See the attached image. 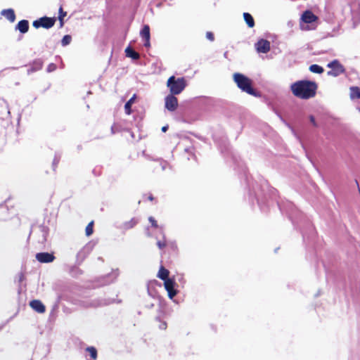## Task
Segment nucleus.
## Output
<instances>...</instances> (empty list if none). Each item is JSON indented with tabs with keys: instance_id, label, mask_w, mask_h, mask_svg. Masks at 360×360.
I'll use <instances>...</instances> for the list:
<instances>
[{
	"instance_id": "nucleus-32",
	"label": "nucleus",
	"mask_w": 360,
	"mask_h": 360,
	"mask_svg": "<svg viewBox=\"0 0 360 360\" xmlns=\"http://www.w3.org/2000/svg\"><path fill=\"white\" fill-rule=\"evenodd\" d=\"M160 231L162 232H163L162 227H160ZM162 237H163V240H158L157 241V245L159 248V249H160V250H162L164 248H165L166 245H167L166 238H165V236L164 233H162Z\"/></svg>"
},
{
	"instance_id": "nucleus-52",
	"label": "nucleus",
	"mask_w": 360,
	"mask_h": 360,
	"mask_svg": "<svg viewBox=\"0 0 360 360\" xmlns=\"http://www.w3.org/2000/svg\"><path fill=\"white\" fill-rule=\"evenodd\" d=\"M127 131H129V132L130 133V135H131V136L132 138H134V133H133L132 131H131L129 129H127Z\"/></svg>"
},
{
	"instance_id": "nucleus-27",
	"label": "nucleus",
	"mask_w": 360,
	"mask_h": 360,
	"mask_svg": "<svg viewBox=\"0 0 360 360\" xmlns=\"http://www.w3.org/2000/svg\"><path fill=\"white\" fill-rule=\"evenodd\" d=\"M136 98V94H134L124 105V110L127 115H130L131 112V105L133 104Z\"/></svg>"
},
{
	"instance_id": "nucleus-33",
	"label": "nucleus",
	"mask_w": 360,
	"mask_h": 360,
	"mask_svg": "<svg viewBox=\"0 0 360 360\" xmlns=\"http://www.w3.org/2000/svg\"><path fill=\"white\" fill-rule=\"evenodd\" d=\"M122 130H124V129L122 127V126L120 124H117V123H115L111 127V133L112 134H115L116 133L120 132Z\"/></svg>"
},
{
	"instance_id": "nucleus-21",
	"label": "nucleus",
	"mask_w": 360,
	"mask_h": 360,
	"mask_svg": "<svg viewBox=\"0 0 360 360\" xmlns=\"http://www.w3.org/2000/svg\"><path fill=\"white\" fill-rule=\"evenodd\" d=\"M125 53L127 57L131 58L133 60H138L140 58V54L134 51L130 46L126 48Z\"/></svg>"
},
{
	"instance_id": "nucleus-49",
	"label": "nucleus",
	"mask_w": 360,
	"mask_h": 360,
	"mask_svg": "<svg viewBox=\"0 0 360 360\" xmlns=\"http://www.w3.org/2000/svg\"><path fill=\"white\" fill-rule=\"evenodd\" d=\"M169 126L167 124L165 126H163L161 129L162 132H166L168 130Z\"/></svg>"
},
{
	"instance_id": "nucleus-15",
	"label": "nucleus",
	"mask_w": 360,
	"mask_h": 360,
	"mask_svg": "<svg viewBox=\"0 0 360 360\" xmlns=\"http://www.w3.org/2000/svg\"><path fill=\"white\" fill-rule=\"evenodd\" d=\"M43 60L40 58L33 60V62L29 65L30 68L27 69V75L40 70L43 67Z\"/></svg>"
},
{
	"instance_id": "nucleus-50",
	"label": "nucleus",
	"mask_w": 360,
	"mask_h": 360,
	"mask_svg": "<svg viewBox=\"0 0 360 360\" xmlns=\"http://www.w3.org/2000/svg\"><path fill=\"white\" fill-rule=\"evenodd\" d=\"M154 306H155V304L153 303H150V304H146V307L148 309H152L154 307Z\"/></svg>"
},
{
	"instance_id": "nucleus-22",
	"label": "nucleus",
	"mask_w": 360,
	"mask_h": 360,
	"mask_svg": "<svg viewBox=\"0 0 360 360\" xmlns=\"http://www.w3.org/2000/svg\"><path fill=\"white\" fill-rule=\"evenodd\" d=\"M138 222L139 220L136 218H131L129 221L124 222L121 226V229L124 230L132 229L138 224Z\"/></svg>"
},
{
	"instance_id": "nucleus-16",
	"label": "nucleus",
	"mask_w": 360,
	"mask_h": 360,
	"mask_svg": "<svg viewBox=\"0 0 360 360\" xmlns=\"http://www.w3.org/2000/svg\"><path fill=\"white\" fill-rule=\"evenodd\" d=\"M30 307L37 312L42 314L46 311L44 304L39 300H34L30 302Z\"/></svg>"
},
{
	"instance_id": "nucleus-44",
	"label": "nucleus",
	"mask_w": 360,
	"mask_h": 360,
	"mask_svg": "<svg viewBox=\"0 0 360 360\" xmlns=\"http://www.w3.org/2000/svg\"><path fill=\"white\" fill-rule=\"evenodd\" d=\"M184 151L188 154H191L193 157H195L194 155V148L193 146L186 148Z\"/></svg>"
},
{
	"instance_id": "nucleus-48",
	"label": "nucleus",
	"mask_w": 360,
	"mask_h": 360,
	"mask_svg": "<svg viewBox=\"0 0 360 360\" xmlns=\"http://www.w3.org/2000/svg\"><path fill=\"white\" fill-rule=\"evenodd\" d=\"M302 234L303 237V240L305 241L309 236L307 235V233L304 231H302Z\"/></svg>"
},
{
	"instance_id": "nucleus-40",
	"label": "nucleus",
	"mask_w": 360,
	"mask_h": 360,
	"mask_svg": "<svg viewBox=\"0 0 360 360\" xmlns=\"http://www.w3.org/2000/svg\"><path fill=\"white\" fill-rule=\"evenodd\" d=\"M67 15V13L65 11H63V7L60 6L59 8V11H58V19H63L64 17H65Z\"/></svg>"
},
{
	"instance_id": "nucleus-31",
	"label": "nucleus",
	"mask_w": 360,
	"mask_h": 360,
	"mask_svg": "<svg viewBox=\"0 0 360 360\" xmlns=\"http://www.w3.org/2000/svg\"><path fill=\"white\" fill-rule=\"evenodd\" d=\"M60 158H61V153L56 152L54 158H53V162H52V167H53V170H56V168L57 167V166L60 160Z\"/></svg>"
},
{
	"instance_id": "nucleus-23",
	"label": "nucleus",
	"mask_w": 360,
	"mask_h": 360,
	"mask_svg": "<svg viewBox=\"0 0 360 360\" xmlns=\"http://www.w3.org/2000/svg\"><path fill=\"white\" fill-rule=\"evenodd\" d=\"M169 272L167 269L164 268L163 266H161L159 269L158 276L159 278L165 281V280L169 278Z\"/></svg>"
},
{
	"instance_id": "nucleus-25",
	"label": "nucleus",
	"mask_w": 360,
	"mask_h": 360,
	"mask_svg": "<svg viewBox=\"0 0 360 360\" xmlns=\"http://www.w3.org/2000/svg\"><path fill=\"white\" fill-rule=\"evenodd\" d=\"M243 18L248 26L250 28L255 26V20L249 13H243Z\"/></svg>"
},
{
	"instance_id": "nucleus-12",
	"label": "nucleus",
	"mask_w": 360,
	"mask_h": 360,
	"mask_svg": "<svg viewBox=\"0 0 360 360\" xmlns=\"http://www.w3.org/2000/svg\"><path fill=\"white\" fill-rule=\"evenodd\" d=\"M119 276V270H112L110 274L102 276L99 281L102 285H108L114 282Z\"/></svg>"
},
{
	"instance_id": "nucleus-1",
	"label": "nucleus",
	"mask_w": 360,
	"mask_h": 360,
	"mask_svg": "<svg viewBox=\"0 0 360 360\" xmlns=\"http://www.w3.org/2000/svg\"><path fill=\"white\" fill-rule=\"evenodd\" d=\"M242 170L243 172L245 180L249 187L250 197H254L256 199L257 202L262 212H266V197L264 192L268 191L271 195H274L276 193V190L274 188L270 187L268 182L266 180H261L259 187L257 185V184H256L255 185L253 183L250 184L245 169L243 168Z\"/></svg>"
},
{
	"instance_id": "nucleus-9",
	"label": "nucleus",
	"mask_w": 360,
	"mask_h": 360,
	"mask_svg": "<svg viewBox=\"0 0 360 360\" xmlns=\"http://www.w3.org/2000/svg\"><path fill=\"white\" fill-rule=\"evenodd\" d=\"M158 285L160 288L161 287V284L158 283V281L153 280L150 281L148 283L147 285V291L148 294L150 297H151L153 299H157L160 302V309L159 312H161V297L158 295L155 286Z\"/></svg>"
},
{
	"instance_id": "nucleus-13",
	"label": "nucleus",
	"mask_w": 360,
	"mask_h": 360,
	"mask_svg": "<svg viewBox=\"0 0 360 360\" xmlns=\"http://www.w3.org/2000/svg\"><path fill=\"white\" fill-rule=\"evenodd\" d=\"M255 46L258 53H266L270 51L271 44L268 40L261 39L255 43Z\"/></svg>"
},
{
	"instance_id": "nucleus-53",
	"label": "nucleus",
	"mask_w": 360,
	"mask_h": 360,
	"mask_svg": "<svg viewBox=\"0 0 360 360\" xmlns=\"http://www.w3.org/2000/svg\"><path fill=\"white\" fill-rule=\"evenodd\" d=\"M148 230H149V228L148 227V228L146 229V235H147L148 236H149V237H150L151 235H150V233H149Z\"/></svg>"
},
{
	"instance_id": "nucleus-26",
	"label": "nucleus",
	"mask_w": 360,
	"mask_h": 360,
	"mask_svg": "<svg viewBox=\"0 0 360 360\" xmlns=\"http://www.w3.org/2000/svg\"><path fill=\"white\" fill-rule=\"evenodd\" d=\"M350 98H360V88L358 86H351L350 89Z\"/></svg>"
},
{
	"instance_id": "nucleus-3",
	"label": "nucleus",
	"mask_w": 360,
	"mask_h": 360,
	"mask_svg": "<svg viewBox=\"0 0 360 360\" xmlns=\"http://www.w3.org/2000/svg\"><path fill=\"white\" fill-rule=\"evenodd\" d=\"M68 301L77 304L83 308H97L111 304L115 302V299L112 298H94V299H74L71 297L65 298Z\"/></svg>"
},
{
	"instance_id": "nucleus-10",
	"label": "nucleus",
	"mask_w": 360,
	"mask_h": 360,
	"mask_svg": "<svg viewBox=\"0 0 360 360\" xmlns=\"http://www.w3.org/2000/svg\"><path fill=\"white\" fill-rule=\"evenodd\" d=\"M327 66L331 68V70L328 72V75L338 77L345 72L344 66L338 60L331 61Z\"/></svg>"
},
{
	"instance_id": "nucleus-29",
	"label": "nucleus",
	"mask_w": 360,
	"mask_h": 360,
	"mask_svg": "<svg viewBox=\"0 0 360 360\" xmlns=\"http://www.w3.org/2000/svg\"><path fill=\"white\" fill-rule=\"evenodd\" d=\"M175 281L172 278H168L164 281V285L166 290H175Z\"/></svg>"
},
{
	"instance_id": "nucleus-8",
	"label": "nucleus",
	"mask_w": 360,
	"mask_h": 360,
	"mask_svg": "<svg viewBox=\"0 0 360 360\" xmlns=\"http://www.w3.org/2000/svg\"><path fill=\"white\" fill-rule=\"evenodd\" d=\"M94 248V245L91 243L86 244L77 254L75 264L79 266L87 256L91 253Z\"/></svg>"
},
{
	"instance_id": "nucleus-47",
	"label": "nucleus",
	"mask_w": 360,
	"mask_h": 360,
	"mask_svg": "<svg viewBox=\"0 0 360 360\" xmlns=\"http://www.w3.org/2000/svg\"><path fill=\"white\" fill-rule=\"evenodd\" d=\"M309 120L314 127H317V124L315 120V117L313 115L309 116Z\"/></svg>"
},
{
	"instance_id": "nucleus-18",
	"label": "nucleus",
	"mask_w": 360,
	"mask_h": 360,
	"mask_svg": "<svg viewBox=\"0 0 360 360\" xmlns=\"http://www.w3.org/2000/svg\"><path fill=\"white\" fill-rule=\"evenodd\" d=\"M41 21V27H44L45 29H49L52 27L55 22H56V18H50L44 16L40 18Z\"/></svg>"
},
{
	"instance_id": "nucleus-37",
	"label": "nucleus",
	"mask_w": 360,
	"mask_h": 360,
	"mask_svg": "<svg viewBox=\"0 0 360 360\" xmlns=\"http://www.w3.org/2000/svg\"><path fill=\"white\" fill-rule=\"evenodd\" d=\"M155 320H156V321H158L161 322V323H160V326H159L160 329H161V330H165V329H166V328H167V323H166V322H164V321H163V322H162V321H161V316H160V314H159V315H158V316L155 317Z\"/></svg>"
},
{
	"instance_id": "nucleus-38",
	"label": "nucleus",
	"mask_w": 360,
	"mask_h": 360,
	"mask_svg": "<svg viewBox=\"0 0 360 360\" xmlns=\"http://www.w3.org/2000/svg\"><path fill=\"white\" fill-rule=\"evenodd\" d=\"M148 221H150V223L151 224V226L153 227V228H159V226L156 221V220L155 219L154 217H148Z\"/></svg>"
},
{
	"instance_id": "nucleus-6",
	"label": "nucleus",
	"mask_w": 360,
	"mask_h": 360,
	"mask_svg": "<svg viewBox=\"0 0 360 360\" xmlns=\"http://www.w3.org/2000/svg\"><path fill=\"white\" fill-rule=\"evenodd\" d=\"M167 87L169 89L170 94L177 95L181 94L187 86L186 81L184 77L176 78L171 76L167 82Z\"/></svg>"
},
{
	"instance_id": "nucleus-55",
	"label": "nucleus",
	"mask_w": 360,
	"mask_h": 360,
	"mask_svg": "<svg viewBox=\"0 0 360 360\" xmlns=\"http://www.w3.org/2000/svg\"><path fill=\"white\" fill-rule=\"evenodd\" d=\"M356 184L357 185V186L359 187V184H358V181L356 180Z\"/></svg>"
},
{
	"instance_id": "nucleus-45",
	"label": "nucleus",
	"mask_w": 360,
	"mask_h": 360,
	"mask_svg": "<svg viewBox=\"0 0 360 360\" xmlns=\"http://www.w3.org/2000/svg\"><path fill=\"white\" fill-rule=\"evenodd\" d=\"M206 37L210 41H213L214 40V34L212 32H207Z\"/></svg>"
},
{
	"instance_id": "nucleus-42",
	"label": "nucleus",
	"mask_w": 360,
	"mask_h": 360,
	"mask_svg": "<svg viewBox=\"0 0 360 360\" xmlns=\"http://www.w3.org/2000/svg\"><path fill=\"white\" fill-rule=\"evenodd\" d=\"M307 228H308V231H309L310 237H314L315 236L314 227L310 224H308Z\"/></svg>"
},
{
	"instance_id": "nucleus-5",
	"label": "nucleus",
	"mask_w": 360,
	"mask_h": 360,
	"mask_svg": "<svg viewBox=\"0 0 360 360\" xmlns=\"http://www.w3.org/2000/svg\"><path fill=\"white\" fill-rule=\"evenodd\" d=\"M214 140L221 153L225 158H231L234 162H237V158L233 154L230 148L229 143L226 136L218 137L217 135L214 136Z\"/></svg>"
},
{
	"instance_id": "nucleus-19",
	"label": "nucleus",
	"mask_w": 360,
	"mask_h": 360,
	"mask_svg": "<svg viewBox=\"0 0 360 360\" xmlns=\"http://www.w3.org/2000/svg\"><path fill=\"white\" fill-rule=\"evenodd\" d=\"M15 30H19L22 34L27 32L29 30V22L27 20H21L15 26Z\"/></svg>"
},
{
	"instance_id": "nucleus-28",
	"label": "nucleus",
	"mask_w": 360,
	"mask_h": 360,
	"mask_svg": "<svg viewBox=\"0 0 360 360\" xmlns=\"http://www.w3.org/2000/svg\"><path fill=\"white\" fill-rule=\"evenodd\" d=\"M70 274L72 277H78L82 274V271L78 267V265L71 266Z\"/></svg>"
},
{
	"instance_id": "nucleus-17",
	"label": "nucleus",
	"mask_w": 360,
	"mask_h": 360,
	"mask_svg": "<svg viewBox=\"0 0 360 360\" xmlns=\"http://www.w3.org/2000/svg\"><path fill=\"white\" fill-rule=\"evenodd\" d=\"M301 20L305 23H311L317 20V17L311 11H306L303 13Z\"/></svg>"
},
{
	"instance_id": "nucleus-34",
	"label": "nucleus",
	"mask_w": 360,
	"mask_h": 360,
	"mask_svg": "<svg viewBox=\"0 0 360 360\" xmlns=\"http://www.w3.org/2000/svg\"><path fill=\"white\" fill-rule=\"evenodd\" d=\"M71 41H72V37L69 34H66L63 37V39L61 40V45L63 46H66L70 44Z\"/></svg>"
},
{
	"instance_id": "nucleus-4",
	"label": "nucleus",
	"mask_w": 360,
	"mask_h": 360,
	"mask_svg": "<svg viewBox=\"0 0 360 360\" xmlns=\"http://www.w3.org/2000/svg\"><path fill=\"white\" fill-rule=\"evenodd\" d=\"M233 81L242 91L257 98L261 96V94L253 88L252 80L243 74L234 73Z\"/></svg>"
},
{
	"instance_id": "nucleus-7",
	"label": "nucleus",
	"mask_w": 360,
	"mask_h": 360,
	"mask_svg": "<svg viewBox=\"0 0 360 360\" xmlns=\"http://www.w3.org/2000/svg\"><path fill=\"white\" fill-rule=\"evenodd\" d=\"M278 206L281 212L285 213L289 219L292 221L293 224H295L296 221L294 217L300 214V211L297 209L295 205L290 201H286L282 204L278 202Z\"/></svg>"
},
{
	"instance_id": "nucleus-57",
	"label": "nucleus",
	"mask_w": 360,
	"mask_h": 360,
	"mask_svg": "<svg viewBox=\"0 0 360 360\" xmlns=\"http://www.w3.org/2000/svg\"><path fill=\"white\" fill-rule=\"evenodd\" d=\"M359 193H360V189L359 188Z\"/></svg>"
},
{
	"instance_id": "nucleus-41",
	"label": "nucleus",
	"mask_w": 360,
	"mask_h": 360,
	"mask_svg": "<svg viewBox=\"0 0 360 360\" xmlns=\"http://www.w3.org/2000/svg\"><path fill=\"white\" fill-rule=\"evenodd\" d=\"M168 293V297L169 299L172 300L174 297L177 294L176 290H167Z\"/></svg>"
},
{
	"instance_id": "nucleus-14",
	"label": "nucleus",
	"mask_w": 360,
	"mask_h": 360,
	"mask_svg": "<svg viewBox=\"0 0 360 360\" xmlns=\"http://www.w3.org/2000/svg\"><path fill=\"white\" fill-rule=\"evenodd\" d=\"M36 259L40 263H50L55 259L53 253L46 252H38L36 254Z\"/></svg>"
},
{
	"instance_id": "nucleus-46",
	"label": "nucleus",
	"mask_w": 360,
	"mask_h": 360,
	"mask_svg": "<svg viewBox=\"0 0 360 360\" xmlns=\"http://www.w3.org/2000/svg\"><path fill=\"white\" fill-rule=\"evenodd\" d=\"M150 39H143L144 41V43H143V46L146 48H149L150 46Z\"/></svg>"
},
{
	"instance_id": "nucleus-11",
	"label": "nucleus",
	"mask_w": 360,
	"mask_h": 360,
	"mask_svg": "<svg viewBox=\"0 0 360 360\" xmlns=\"http://www.w3.org/2000/svg\"><path fill=\"white\" fill-rule=\"evenodd\" d=\"M165 106L170 112H174L178 106V99L175 95L169 94L165 98Z\"/></svg>"
},
{
	"instance_id": "nucleus-35",
	"label": "nucleus",
	"mask_w": 360,
	"mask_h": 360,
	"mask_svg": "<svg viewBox=\"0 0 360 360\" xmlns=\"http://www.w3.org/2000/svg\"><path fill=\"white\" fill-rule=\"evenodd\" d=\"M86 351L89 352L91 357L95 360L97 358V350L94 347H88Z\"/></svg>"
},
{
	"instance_id": "nucleus-36",
	"label": "nucleus",
	"mask_w": 360,
	"mask_h": 360,
	"mask_svg": "<svg viewBox=\"0 0 360 360\" xmlns=\"http://www.w3.org/2000/svg\"><path fill=\"white\" fill-rule=\"evenodd\" d=\"M93 226H94V221H91L89 223V224L86 227V235L87 236H91L93 233Z\"/></svg>"
},
{
	"instance_id": "nucleus-56",
	"label": "nucleus",
	"mask_w": 360,
	"mask_h": 360,
	"mask_svg": "<svg viewBox=\"0 0 360 360\" xmlns=\"http://www.w3.org/2000/svg\"><path fill=\"white\" fill-rule=\"evenodd\" d=\"M359 111L360 112V107L358 108Z\"/></svg>"
},
{
	"instance_id": "nucleus-54",
	"label": "nucleus",
	"mask_w": 360,
	"mask_h": 360,
	"mask_svg": "<svg viewBox=\"0 0 360 360\" xmlns=\"http://www.w3.org/2000/svg\"><path fill=\"white\" fill-rule=\"evenodd\" d=\"M154 198L152 195H150L149 197H148V200H153Z\"/></svg>"
},
{
	"instance_id": "nucleus-39",
	"label": "nucleus",
	"mask_w": 360,
	"mask_h": 360,
	"mask_svg": "<svg viewBox=\"0 0 360 360\" xmlns=\"http://www.w3.org/2000/svg\"><path fill=\"white\" fill-rule=\"evenodd\" d=\"M56 65L55 63H51L48 65L46 71L47 72H52L56 70Z\"/></svg>"
},
{
	"instance_id": "nucleus-24",
	"label": "nucleus",
	"mask_w": 360,
	"mask_h": 360,
	"mask_svg": "<svg viewBox=\"0 0 360 360\" xmlns=\"http://www.w3.org/2000/svg\"><path fill=\"white\" fill-rule=\"evenodd\" d=\"M140 36L143 39H150V27L148 25H144L140 32Z\"/></svg>"
},
{
	"instance_id": "nucleus-43",
	"label": "nucleus",
	"mask_w": 360,
	"mask_h": 360,
	"mask_svg": "<svg viewBox=\"0 0 360 360\" xmlns=\"http://www.w3.org/2000/svg\"><path fill=\"white\" fill-rule=\"evenodd\" d=\"M33 27H34L35 28H39V27H41V18H39L36 20H34L33 22Z\"/></svg>"
},
{
	"instance_id": "nucleus-20",
	"label": "nucleus",
	"mask_w": 360,
	"mask_h": 360,
	"mask_svg": "<svg viewBox=\"0 0 360 360\" xmlns=\"http://www.w3.org/2000/svg\"><path fill=\"white\" fill-rule=\"evenodd\" d=\"M1 14L11 22L15 20V14L12 8L4 9L1 11Z\"/></svg>"
},
{
	"instance_id": "nucleus-30",
	"label": "nucleus",
	"mask_w": 360,
	"mask_h": 360,
	"mask_svg": "<svg viewBox=\"0 0 360 360\" xmlns=\"http://www.w3.org/2000/svg\"><path fill=\"white\" fill-rule=\"evenodd\" d=\"M309 70L314 73L321 74L323 72L324 69L319 65L313 64L309 66Z\"/></svg>"
},
{
	"instance_id": "nucleus-2",
	"label": "nucleus",
	"mask_w": 360,
	"mask_h": 360,
	"mask_svg": "<svg viewBox=\"0 0 360 360\" xmlns=\"http://www.w3.org/2000/svg\"><path fill=\"white\" fill-rule=\"evenodd\" d=\"M317 87L315 82L300 80L292 83L290 89L296 97L302 99H309L316 95Z\"/></svg>"
},
{
	"instance_id": "nucleus-51",
	"label": "nucleus",
	"mask_w": 360,
	"mask_h": 360,
	"mask_svg": "<svg viewBox=\"0 0 360 360\" xmlns=\"http://www.w3.org/2000/svg\"><path fill=\"white\" fill-rule=\"evenodd\" d=\"M58 20L60 22V27H62L64 25L63 19H58Z\"/></svg>"
}]
</instances>
